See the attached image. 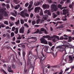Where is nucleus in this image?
I'll return each instance as SVG.
<instances>
[{
  "label": "nucleus",
  "mask_w": 74,
  "mask_h": 74,
  "mask_svg": "<svg viewBox=\"0 0 74 74\" xmlns=\"http://www.w3.org/2000/svg\"><path fill=\"white\" fill-rule=\"evenodd\" d=\"M41 53L43 57L42 56L40 58V63L41 64L40 67H42V68L44 69V68L45 67V66L44 64H43L42 62H43V60H44L45 59L46 56H44V53H43V51H41Z\"/></svg>",
  "instance_id": "1"
},
{
  "label": "nucleus",
  "mask_w": 74,
  "mask_h": 74,
  "mask_svg": "<svg viewBox=\"0 0 74 74\" xmlns=\"http://www.w3.org/2000/svg\"><path fill=\"white\" fill-rule=\"evenodd\" d=\"M40 15H43V11H42V9H41L40 7H36L34 10V12L35 13H36L37 12L38 13L40 12Z\"/></svg>",
  "instance_id": "2"
},
{
  "label": "nucleus",
  "mask_w": 74,
  "mask_h": 74,
  "mask_svg": "<svg viewBox=\"0 0 74 74\" xmlns=\"http://www.w3.org/2000/svg\"><path fill=\"white\" fill-rule=\"evenodd\" d=\"M51 12H53L54 11H57L58 10V8L57 7V5L55 4H52L51 6Z\"/></svg>",
  "instance_id": "3"
},
{
  "label": "nucleus",
  "mask_w": 74,
  "mask_h": 74,
  "mask_svg": "<svg viewBox=\"0 0 74 74\" xmlns=\"http://www.w3.org/2000/svg\"><path fill=\"white\" fill-rule=\"evenodd\" d=\"M0 14L3 15H4V16H7L8 14L7 13V12L5 11L3 9H0Z\"/></svg>",
  "instance_id": "4"
},
{
  "label": "nucleus",
  "mask_w": 74,
  "mask_h": 74,
  "mask_svg": "<svg viewBox=\"0 0 74 74\" xmlns=\"http://www.w3.org/2000/svg\"><path fill=\"white\" fill-rule=\"evenodd\" d=\"M19 29V28L18 27H16L15 28V27H13L12 29V31L13 32H14V33L16 34H17L18 33V30ZM15 30V31L14 30Z\"/></svg>",
  "instance_id": "5"
},
{
  "label": "nucleus",
  "mask_w": 74,
  "mask_h": 74,
  "mask_svg": "<svg viewBox=\"0 0 74 74\" xmlns=\"http://www.w3.org/2000/svg\"><path fill=\"white\" fill-rule=\"evenodd\" d=\"M40 41L41 43L44 44H48V42L45 38H42L40 39Z\"/></svg>",
  "instance_id": "6"
},
{
  "label": "nucleus",
  "mask_w": 74,
  "mask_h": 74,
  "mask_svg": "<svg viewBox=\"0 0 74 74\" xmlns=\"http://www.w3.org/2000/svg\"><path fill=\"white\" fill-rule=\"evenodd\" d=\"M64 45H62L61 46H57L56 47V49H58V48H60V51H63V50H64Z\"/></svg>",
  "instance_id": "7"
},
{
  "label": "nucleus",
  "mask_w": 74,
  "mask_h": 74,
  "mask_svg": "<svg viewBox=\"0 0 74 74\" xmlns=\"http://www.w3.org/2000/svg\"><path fill=\"white\" fill-rule=\"evenodd\" d=\"M50 67H52V68H58L60 69V64H58L57 65H55L53 66H50L49 65H48L47 66L48 69H50Z\"/></svg>",
  "instance_id": "8"
},
{
  "label": "nucleus",
  "mask_w": 74,
  "mask_h": 74,
  "mask_svg": "<svg viewBox=\"0 0 74 74\" xmlns=\"http://www.w3.org/2000/svg\"><path fill=\"white\" fill-rule=\"evenodd\" d=\"M25 29V27L23 26H22L19 29V33H22L23 34L24 33V29Z\"/></svg>",
  "instance_id": "9"
},
{
  "label": "nucleus",
  "mask_w": 74,
  "mask_h": 74,
  "mask_svg": "<svg viewBox=\"0 0 74 74\" xmlns=\"http://www.w3.org/2000/svg\"><path fill=\"white\" fill-rule=\"evenodd\" d=\"M63 15H65L69 13V10L64 9L63 10Z\"/></svg>",
  "instance_id": "10"
},
{
  "label": "nucleus",
  "mask_w": 74,
  "mask_h": 74,
  "mask_svg": "<svg viewBox=\"0 0 74 74\" xmlns=\"http://www.w3.org/2000/svg\"><path fill=\"white\" fill-rule=\"evenodd\" d=\"M8 70L9 73H14L13 70H11V66H8Z\"/></svg>",
  "instance_id": "11"
},
{
  "label": "nucleus",
  "mask_w": 74,
  "mask_h": 74,
  "mask_svg": "<svg viewBox=\"0 0 74 74\" xmlns=\"http://www.w3.org/2000/svg\"><path fill=\"white\" fill-rule=\"evenodd\" d=\"M42 8H44V9L49 8V5H47L46 4H43L42 5Z\"/></svg>",
  "instance_id": "12"
},
{
  "label": "nucleus",
  "mask_w": 74,
  "mask_h": 74,
  "mask_svg": "<svg viewBox=\"0 0 74 74\" xmlns=\"http://www.w3.org/2000/svg\"><path fill=\"white\" fill-rule=\"evenodd\" d=\"M45 14H47L49 15H51V13L50 12V11L49 10H46L44 11Z\"/></svg>",
  "instance_id": "13"
},
{
  "label": "nucleus",
  "mask_w": 74,
  "mask_h": 74,
  "mask_svg": "<svg viewBox=\"0 0 74 74\" xmlns=\"http://www.w3.org/2000/svg\"><path fill=\"white\" fill-rule=\"evenodd\" d=\"M51 38H57L58 40H60V38H59V36H57L56 35H53V36H51Z\"/></svg>",
  "instance_id": "14"
},
{
  "label": "nucleus",
  "mask_w": 74,
  "mask_h": 74,
  "mask_svg": "<svg viewBox=\"0 0 74 74\" xmlns=\"http://www.w3.org/2000/svg\"><path fill=\"white\" fill-rule=\"evenodd\" d=\"M38 58H39V57L38 56V55L35 56L34 57V59H35L34 60V63H35L36 60H37V59H38Z\"/></svg>",
  "instance_id": "15"
},
{
  "label": "nucleus",
  "mask_w": 74,
  "mask_h": 74,
  "mask_svg": "<svg viewBox=\"0 0 74 74\" xmlns=\"http://www.w3.org/2000/svg\"><path fill=\"white\" fill-rule=\"evenodd\" d=\"M28 64H29V63H31V59H32V56H29V57H28Z\"/></svg>",
  "instance_id": "16"
},
{
  "label": "nucleus",
  "mask_w": 74,
  "mask_h": 74,
  "mask_svg": "<svg viewBox=\"0 0 74 74\" xmlns=\"http://www.w3.org/2000/svg\"><path fill=\"white\" fill-rule=\"evenodd\" d=\"M29 39H34V40L33 42H35L37 41V38L35 37H32L31 38H29Z\"/></svg>",
  "instance_id": "17"
},
{
  "label": "nucleus",
  "mask_w": 74,
  "mask_h": 74,
  "mask_svg": "<svg viewBox=\"0 0 74 74\" xmlns=\"http://www.w3.org/2000/svg\"><path fill=\"white\" fill-rule=\"evenodd\" d=\"M25 13L24 12V11H22L20 13V15L21 16H22V17H25Z\"/></svg>",
  "instance_id": "18"
},
{
  "label": "nucleus",
  "mask_w": 74,
  "mask_h": 74,
  "mask_svg": "<svg viewBox=\"0 0 74 74\" xmlns=\"http://www.w3.org/2000/svg\"><path fill=\"white\" fill-rule=\"evenodd\" d=\"M43 38H48V40H49V38H51V37H50V36L49 35H46V36H43Z\"/></svg>",
  "instance_id": "19"
},
{
  "label": "nucleus",
  "mask_w": 74,
  "mask_h": 74,
  "mask_svg": "<svg viewBox=\"0 0 74 74\" xmlns=\"http://www.w3.org/2000/svg\"><path fill=\"white\" fill-rule=\"evenodd\" d=\"M45 52H47V53H50V52H48V48H49V47H48V46H46L45 47Z\"/></svg>",
  "instance_id": "20"
},
{
  "label": "nucleus",
  "mask_w": 74,
  "mask_h": 74,
  "mask_svg": "<svg viewBox=\"0 0 74 74\" xmlns=\"http://www.w3.org/2000/svg\"><path fill=\"white\" fill-rule=\"evenodd\" d=\"M14 2L16 4H18L19 3V1H20L19 0H14Z\"/></svg>",
  "instance_id": "21"
},
{
  "label": "nucleus",
  "mask_w": 74,
  "mask_h": 74,
  "mask_svg": "<svg viewBox=\"0 0 74 74\" xmlns=\"http://www.w3.org/2000/svg\"><path fill=\"white\" fill-rule=\"evenodd\" d=\"M5 27V25H4L3 24L1 23H0V29H1V27L3 28Z\"/></svg>",
  "instance_id": "22"
},
{
  "label": "nucleus",
  "mask_w": 74,
  "mask_h": 74,
  "mask_svg": "<svg viewBox=\"0 0 74 74\" xmlns=\"http://www.w3.org/2000/svg\"><path fill=\"white\" fill-rule=\"evenodd\" d=\"M55 14V13H53L52 14V15H53V18L54 19L55 18H56L57 16V14Z\"/></svg>",
  "instance_id": "23"
},
{
  "label": "nucleus",
  "mask_w": 74,
  "mask_h": 74,
  "mask_svg": "<svg viewBox=\"0 0 74 74\" xmlns=\"http://www.w3.org/2000/svg\"><path fill=\"white\" fill-rule=\"evenodd\" d=\"M19 7H20V5L18 4L15 6L14 9H15V10H18Z\"/></svg>",
  "instance_id": "24"
},
{
  "label": "nucleus",
  "mask_w": 74,
  "mask_h": 74,
  "mask_svg": "<svg viewBox=\"0 0 74 74\" xmlns=\"http://www.w3.org/2000/svg\"><path fill=\"white\" fill-rule=\"evenodd\" d=\"M72 40V37L69 36L68 42H71V41H72V40Z\"/></svg>",
  "instance_id": "25"
},
{
  "label": "nucleus",
  "mask_w": 74,
  "mask_h": 74,
  "mask_svg": "<svg viewBox=\"0 0 74 74\" xmlns=\"http://www.w3.org/2000/svg\"><path fill=\"white\" fill-rule=\"evenodd\" d=\"M1 72H3L4 74H7V73H6V72L5 71H4V70L2 68L1 69Z\"/></svg>",
  "instance_id": "26"
},
{
  "label": "nucleus",
  "mask_w": 74,
  "mask_h": 74,
  "mask_svg": "<svg viewBox=\"0 0 74 74\" xmlns=\"http://www.w3.org/2000/svg\"><path fill=\"white\" fill-rule=\"evenodd\" d=\"M20 23V21L19 20H18L17 21L15 22V24L16 25H18Z\"/></svg>",
  "instance_id": "27"
},
{
  "label": "nucleus",
  "mask_w": 74,
  "mask_h": 74,
  "mask_svg": "<svg viewBox=\"0 0 74 74\" xmlns=\"http://www.w3.org/2000/svg\"><path fill=\"white\" fill-rule=\"evenodd\" d=\"M12 69H16V65H15V64H12Z\"/></svg>",
  "instance_id": "28"
},
{
  "label": "nucleus",
  "mask_w": 74,
  "mask_h": 74,
  "mask_svg": "<svg viewBox=\"0 0 74 74\" xmlns=\"http://www.w3.org/2000/svg\"><path fill=\"white\" fill-rule=\"evenodd\" d=\"M24 25V27H26L27 28H28V27H29V25H27V24L26 23H25Z\"/></svg>",
  "instance_id": "29"
},
{
  "label": "nucleus",
  "mask_w": 74,
  "mask_h": 74,
  "mask_svg": "<svg viewBox=\"0 0 74 74\" xmlns=\"http://www.w3.org/2000/svg\"><path fill=\"white\" fill-rule=\"evenodd\" d=\"M64 27V26L63 25H60L58 27V29H63Z\"/></svg>",
  "instance_id": "30"
},
{
  "label": "nucleus",
  "mask_w": 74,
  "mask_h": 74,
  "mask_svg": "<svg viewBox=\"0 0 74 74\" xmlns=\"http://www.w3.org/2000/svg\"><path fill=\"white\" fill-rule=\"evenodd\" d=\"M58 7L59 8H60L61 10H63V8H62V5L60 4H58Z\"/></svg>",
  "instance_id": "31"
},
{
  "label": "nucleus",
  "mask_w": 74,
  "mask_h": 74,
  "mask_svg": "<svg viewBox=\"0 0 74 74\" xmlns=\"http://www.w3.org/2000/svg\"><path fill=\"white\" fill-rule=\"evenodd\" d=\"M40 21H41V20H40V18H38V20H36V22L37 24H38L39 22H40Z\"/></svg>",
  "instance_id": "32"
},
{
  "label": "nucleus",
  "mask_w": 74,
  "mask_h": 74,
  "mask_svg": "<svg viewBox=\"0 0 74 74\" xmlns=\"http://www.w3.org/2000/svg\"><path fill=\"white\" fill-rule=\"evenodd\" d=\"M40 32V29H37L36 31L34 33V34H38V32Z\"/></svg>",
  "instance_id": "33"
},
{
  "label": "nucleus",
  "mask_w": 74,
  "mask_h": 74,
  "mask_svg": "<svg viewBox=\"0 0 74 74\" xmlns=\"http://www.w3.org/2000/svg\"><path fill=\"white\" fill-rule=\"evenodd\" d=\"M9 23L10 24V27H11V26H13V23L9 21Z\"/></svg>",
  "instance_id": "34"
},
{
  "label": "nucleus",
  "mask_w": 74,
  "mask_h": 74,
  "mask_svg": "<svg viewBox=\"0 0 74 74\" xmlns=\"http://www.w3.org/2000/svg\"><path fill=\"white\" fill-rule=\"evenodd\" d=\"M20 22L21 24H22V25H23V24L24 23V21H23V19H21L20 20Z\"/></svg>",
  "instance_id": "35"
},
{
  "label": "nucleus",
  "mask_w": 74,
  "mask_h": 74,
  "mask_svg": "<svg viewBox=\"0 0 74 74\" xmlns=\"http://www.w3.org/2000/svg\"><path fill=\"white\" fill-rule=\"evenodd\" d=\"M69 59L70 61H72L73 60V58L71 56H69Z\"/></svg>",
  "instance_id": "36"
},
{
  "label": "nucleus",
  "mask_w": 74,
  "mask_h": 74,
  "mask_svg": "<svg viewBox=\"0 0 74 74\" xmlns=\"http://www.w3.org/2000/svg\"><path fill=\"white\" fill-rule=\"evenodd\" d=\"M35 24H36V21H35L34 20L32 22V25H33V26H34Z\"/></svg>",
  "instance_id": "37"
},
{
  "label": "nucleus",
  "mask_w": 74,
  "mask_h": 74,
  "mask_svg": "<svg viewBox=\"0 0 74 74\" xmlns=\"http://www.w3.org/2000/svg\"><path fill=\"white\" fill-rule=\"evenodd\" d=\"M25 55H26V52L25 51L23 52V58H25Z\"/></svg>",
  "instance_id": "38"
},
{
  "label": "nucleus",
  "mask_w": 74,
  "mask_h": 74,
  "mask_svg": "<svg viewBox=\"0 0 74 74\" xmlns=\"http://www.w3.org/2000/svg\"><path fill=\"white\" fill-rule=\"evenodd\" d=\"M17 40H21L22 39V37L20 35H19V36L17 38Z\"/></svg>",
  "instance_id": "39"
},
{
  "label": "nucleus",
  "mask_w": 74,
  "mask_h": 74,
  "mask_svg": "<svg viewBox=\"0 0 74 74\" xmlns=\"http://www.w3.org/2000/svg\"><path fill=\"white\" fill-rule=\"evenodd\" d=\"M11 37H12L14 36V32H12L10 34Z\"/></svg>",
  "instance_id": "40"
},
{
  "label": "nucleus",
  "mask_w": 74,
  "mask_h": 74,
  "mask_svg": "<svg viewBox=\"0 0 74 74\" xmlns=\"http://www.w3.org/2000/svg\"><path fill=\"white\" fill-rule=\"evenodd\" d=\"M4 23L6 25H8V21H5L4 22Z\"/></svg>",
  "instance_id": "41"
},
{
  "label": "nucleus",
  "mask_w": 74,
  "mask_h": 74,
  "mask_svg": "<svg viewBox=\"0 0 74 74\" xmlns=\"http://www.w3.org/2000/svg\"><path fill=\"white\" fill-rule=\"evenodd\" d=\"M6 8L7 9H9V8H10V5H9V4H6Z\"/></svg>",
  "instance_id": "42"
},
{
  "label": "nucleus",
  "mask_w": 74,
  "mask_h": 74,
  "mask_svg": "<svg viewBox=\"0 0 74 74\" xmlns=\"http://www.w3.org/2000/svg\"><path fill=\"white\" fill-rule=\"evenodd\" d=\"M40 4V3L39 2H37L35 5V6H37L38 5H39Z\"/></svg>",
  "instance_id": "43"
},
{
  "label": "nucleus",
  "mask_w": 74,
  "mask_h": 74,
  "mask_svg": "<svg viewBox=\"0 0 74 74\" xmlns=\"http://www.w3.org/2000/svg\"><path fill=\"white\" fill-rule=\"evenodd\" d=\"M45 30V29L43 28H40V31L41 32H44Z\"/></svg>",
  "instance_id": "44"
},
{
  "label": "nucleus",
  "mask_w": 74,
  "mask_h": 74,
  "mask_svg": "<svg viewBox=\"0 0 74 74\" xmlns=\"http://www.w3.org/2000/svg\"><path fill=\"white\" fill-rule=\"evenodd\" d=\"M11 14H12V15L14 16L15 17H16V15L15 14V13H14L12 12Z\"/></svg>",
  "instance_id": "45"
},
{
  "label": "nucleus",
  "mask_w": 74,
  "mask_h": 74,
  "mask_svg": "<svg viewBox=\"0 0 74 74\" xmlns=\"http://www.w3.org/2000/svg\"><path fill=\"white\" fill-rule=\"evenodd\" d=\"M10 18L12 20V21H14L15 20V18L12 16L10 17Z\"/></svg>",
  "instance_id": "46"
},
{
  "label": "nucleus",
  "mask_w": 74,
  "mask_h": 74,
  "mask_svg": "<svg viewBox=\"0 0 74 74\" xmlns=\"http://www.w3.org/2000/svg\"><path fill=\"white\" fill-rule=\"evenodd\" d=\"M54 48H55V47L54 46H53L51 49V51H52L53 52V51Z\"/></svg>",
  "instance_id": "47"
},
{
  "label": "nucleus",
  "mask_w": 74,
  "mask_h": 74,
  "mask_svg": "<svg viewBox=\"0 0 74 74\" xmlns=\"http://www.w3.org/2000/svg\"><path fill=\"white\" fill-rule=\"evenodd\" d=\"M43 73H44V74H47V72H48V71L47 70H46V73H45L44 72V69H43Z\"/></svg>",
  "instance_id": "48"
},
{
  "label": "nucleus",
  "mask_w": 74,
  "mask_h": 74,
  "mask_svg": "<svg viewBox=\"0 0 74 74\" xmlns=\"http://www.w3.org/2000/svg\"><path fill=\"white\" fill-rule=\"evenodd\" d=\"M16 43H18V44H19L21 42V40H18L16 41Z\"/></svg>",
  "instance_id": "49"
},
{
  "label": "nucleus",
  "mask_w": 74,
  "mask_h": 74,
  "mask_svg": "<svg viewBox=\"0 0 74 74\" xmlns=\"http://www.w3.org/2000/svg\"><path fill=\"white\" fill-rule=\"evenodd\" d=\"M28 5H29V3H26L25 4V6L26 7H28Z\"/></svg>",
  "instance_id": "50"
},
{
  "label": "nucleus",
  "mask_w": 74,
  "mask_h": 74,
  "mask_svg": "<svg viewBox=\"0 0 74 74\" xmlns=\"http://www.w3.org/2000/svg\"><path fill=\"white\" fill-rule=\"evenodd\" d=\"M30 54L32 55V52L29 51V53H28V57H29V56Z\"/></svg>",
  "instance_id": "51"
},
{
  "label": "nucleus",
  "mask_w": 74,
  "mask_h": 74,
  "mask_svg": "<svg viewBox=\"0 0 74 74\" xmlns=\"http://www.w3.org/2000/svg\"><path fill=\"white\" fill-rule=\"evenodd\" d=\"M25 16H29V14H28V13H25Z\"/></svg>",
  "instance_id": "52"
},
{
  "label": "nucleus",
  "mask_w": 74,
  "mask_h": 74,
  "mask_svg": "<svg viewBox=\"0 0 74 74\" xmlns=\"http://www.w3.org/2000/svg\"><path fill=\"white\" fill-rule=\"evenodd\" d=\"M44 32V33L45 34H47V33H48V32H47V30L46 29H45Z\"/></svg>",
  "instance_id": "53"
},
{
  "label": "nucleus",
  "mask_w": 74,
  "mask_h": 74,
  "mask_svg": "<svg viewBox=\"0 0 74 74\" xmlns=\"http://www.w3.org/2000/svg\"><path fill=\"white\" fill-rule=\"evenodd\" d=\"M32 7V5L29 4L28 6V8L29 9H30V8H31V7Z\"/></svg>",
  "instance_id": "54"
},
{
  "label": "nucleus",
  "mask_w": 74,
  "mask_h": 74,
  "mask_svg": "<svg viewBox=\"0 0 74 74\" xmlns=\"http://www.w3.org/2000/svg\"><path fill=\"white\" fill-rule=\"evenodd\" d=\"M52 55L54 57H56V55H55V54L54 53H53V52H52Z\"/></svg>",
  "instance_id": "55"
},
{
  "label": "nucleus",
  "mask_w": 74,
  "mask_h": 74,
  "mask_svg": "<svg viewBox=\"0 0 74 74\" xmlns=\"http://www.w3.org/2000/svg\"><path fill=\"white\" fill-rule=\"evenodd\" d=\"M63 39H64L63 37V36H61L60 38V40H63Z\"/></svg>",
  "instance_id": "56"
},
{
  "label": "nucleus",
  "mask_w": 74,
  "mask_h": 74,
  "mask_svg": "<svg viewBox=\"0 0 74 74\" xmlns=\"http://www.w3.org/2000/svg\"><path fill=\"white\" fill-rule=\"evenodd\" d=\"M61 72H60L59 74H63V71H62V69H61L60 71Z\"/></svg>",
  "instance_id": "57"
},
{
  "label": "nucleus",
  "mask_w": 74,
  "mask_h": 74,
  "mask_svg": "<svg viewBox=\"0 0 74 74\" xmlns=\"http://www.w3.org/2000/svg\"><path fill=\"white\" fill-rule=\"evenodd\" d=\"M29 4H31V5H32L33 4V2L32 1H31L30 2H29Z\"/></svg>",
  "instance_id": "58"
},
{
  "label": "nucleus",
  "mask_w": 74,
  "mask_h": 74,
  "mask_svg": "<svg viewBox=\"0 0 74 74\" xmlns=\"http://www.w3.org/2000/svg\"><path fill=\"white\" fill-rule=\"evenodd\" d=\"M69 7L70 8H72V7H73V5H69Z\"/></svg>",
  "instance_id": "59"
},
{
  "label": "nucleus",
  "mask_w": 74,
  "mask_h": 74,
  "mask_svg": "<svg viewBox=\"0 0 74 74\" xmlns=\"http://www.w3.org/2000/svg\"><path fill=\"white\" fill-rule=\"evenodd\" d=\"M66 31H67V32H71V30H70L69 29H66Z\"/></svg>",
  "instance_id": "60"
},
{
  "label": "nucleus",
  "mask_w": 74,
  "mask_h": 74,
  "mask_svg": "<svg viewBox=\"0 0 74 74\" xmlns=\"http://www.w3.org/2000/svg\"><path fill=\"white\" fill-rule=\"evenodd\" d=\"M30 16V17L31 18H32V17L33 16V14H31Z\"/></svg>",
  "instance_id": "61"
},
{
  "label": "nucleus",
  "mask_w": 74,
  "mask_h": 74,
  "mask_svg": "<svg viewBox=\"0 0 74 74\" xmlns=\"http://www.w3.org/2000/svg\"><path fill=\"white\" fill-rule=\"evenodd\" d=\"M57 14L58 15H60V12L59 11H57Z\"/></svg>",
  "instance_id": "62"
},
{
  "label": "nucleus",
  "mask_w": 74,
  "mask_h": 74,
  "mask_svg": "<svg viewBox=\"0 0 74 74\" xmlns=\"http://www.w3.org/2000/svg\"><path fill=\"white\" fill-rule=\"evenodd\" d=\"M60 18H56V21H60Z\"/></svg>",
  "instance_id": "63"
},
{
  "label": "nucleus",
  "mask_w": 74,
  "mask_h": 74,
  "mask_svg": "<svg viewBox=\"0 0 74 74\" xmlns=\"http://www.w3.org/2000/svg\"><path fill=\"white\" fill-rule=\"evenodd\" d=\"M15 37H14L13 38L12 41H15Z\"/></svg>",
  "instance_id": "64"
}]
</instances>
